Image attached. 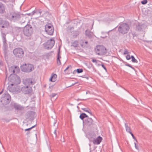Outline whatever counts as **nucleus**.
I'll return each mask as SVG.
<instances>
[{
	"label": "nucleus",
	"instance_id": "obj_45",
	"mask_svg": "<svg viewBox=\"0 0 152 152\" xmlns=\"http://www.w3.org/2000/svg\"><path fill=\"white\" fill-rule=\"evenodd\" d=\"M3 44H4V43L6 44V43H6L7 40H6V39L4 38V39H3Z\"/></svg>",
	"mask_w": 152,
	"mask_h": 152
},
{
	"label": "nucleus",
	"instance_id": "obj_22",
	"mask_svg": "<svg viewBox=\"0 0 152 152\" xmlns=\"http://www.w3.org/2000/svg\"><path fill=\"white\" fill-rule=\"evenodd\" d=\"M79 45V42L77 40L74 41L72 43L71 46L74 47H77Z\"/></svg>",
	"mask_w": 152,
	"mask_h": 152
},
{
	"label": "nucleus",
	"instance_id": "obj_37",
	"mask_svg": "<svg viewBox=\"0 0 152 152\" xmlns=\"http://www.w3.org/2000/svg\"><path fill=\"white\" fill-rule=\"evenodd\" d=\"M53 134H54L55 136V137H56L57 136V131H56V129L54 130V131L53 132Z\"/></svg>",
	"mask_w": 152,
	"mask_h": 152
},
{
	"label": "nucleus",
	"instance_id": "obj_20",
	"mask_svg": "<svg viewBox=\"0 0 152 152\" xmlns=\"http://www.w3.org/2000/svg\"><path fill=\"white\" fill-rule=\"evenodd\" d=\"M57 75L56 74L53 75L50 79V80L51 82H54L56 81Z\"/></svg>",
	"mask_w": 152,
	"mask_h": 152
},
{
	"label": "nucleus",
	"instance_id": "obj_11",
	"mask_svg": "<svg viewBox=\"0 0 152 152\" xmlns=\"http://www.w3.org/2000/svg\"><path fill=\"white\" fill-rule=\"evenodd\" d=\"M23 82L26 86H28L30 85H33L34 84L31 78H27L23 79Z\"/></svg>",
	"mask_w": 152,
	"mask_h": 152
},
{
	"label": "nucleus",
	"instance_id": "obj_57",
	"mask_svg": "<svg viewBox=\"0 0 152 152\" xmlns=\"http://www.w3.org/2000/svg\"><path fill=\"white\" fill-rule=\"evenodd\" d=\"M47 12L48 13V12H46V13Z\"/></svg>",
	"mask_w": 152,
	"mask_h": 152
},
{
	"label": "nucleus",
	"instance_id": "obj_58",
	"mask_svg": "<svg viewBox=\"0 0 152 152\" xmlns=\"http://www.w3.org/2000/svg\"><path fill=\"white\" fill-rule=\"evenodd\" d=\"M90 152H91V151H90Z\"/></svg>",
	"mask_w": 152,
	"mask_h": 152
},
{
	"label": "nucleus",
	"instance_id": "obj_31",
	"mask_svg": "<svg viewBox=\"0 0 152 152\" xmlns=\"http://www.w3.org/2000/svg\"><path fill=\"white\" fill-rule=\"evenodd\" d=\"M148 1L147 0H143L141 1V3L142 4H145L147 3Z\"/></svg>",
	"mask_w": 152,
	"mask_h": 152
},
{
	"label": "nucleus",
	"instance_id": "obj_43",
	"mask_svg": "<svg viewBox=\"0 0 152 152\" xmlns=\"http://www.w3.org/2000/svg\"><path fill=\"white\" fill-rule=\"evenodd\" d=\"M42 12L41 11V10H39L38 11H37V13H39L40 14H41Z\"/></svg>",
	"mask_w": 152,
	"mask_h": 152
},
{
	"label": "nucleus",
	"instance_id": "obj_29",
	"mask_svg": "<svg viewBox=\"0 0 152 152\" xmlns=\"http://www.w3.org/2000/svg\"><path fill=\"white\" fill-rule=\"evenodd\" d=\"M36 126V125H34V126H32V127H31L30 128H28V129H25V131H30V130H31L33 128H34V127H35Z\"/></svg>",
	"mask_w": 152,
	"mask_h": 152
},
{
	"label": "nucleus",
	"instance_id": "obj_6",
	"mask_svg": "<svg viewBox=\"0 0 152 152\" xmlns=\"http://www.w3.org/2000/svg\"><path fill=\"white\" fill-rule=\"evenodd\" d=\"M20 68L22 71L29 72L34 69L33 66L30 64H25L20 66Z\"/></svg>",
	"mask_w": 152,
	"mask_h": 152
},
{
	"label": "nucleus",
	"instance_id": "obj_13",
	"mask_svg": "<svg viewBox=\"0 0 152 152\" xmlns=\"http://www.w3.org/2000/svg\"><path fill=\"white\" fill-rule=\"evenodd\" d=\"M25 115L26 118L33 119L35 117V113L32 111H29L27 112Z\"/></svg>",
	"mask_w": 152,
	"mask_h": 152
},
{
	"label": "nucleus",
	"instance_id": "obj_18",
	"mask_svg": "<svg viewBox=\"0 0 152 152\" xmlns=\"http://www.w3.org/2000/svg\"><path fill=\"white\" fill-rule=\"evenodd\" d=\"M85 34L89 38H91L93 37V33L89 30H86L85 31Z\"/></svg>",
	"mask_w": 152,
	"mask_h": 152
},
{
	"label": "nucleus",
	"instance_id": "obj_25",
	"mask_svg": "<svg viewBox=\"0 0 152 152\" xmlns=\"http://www.w3.org/2000/svg\"><path fill=\"white\" fill-rule=\"evenodd\" d=\"M132 58V61L133 63H137L138 61L133 56H131Z\"/></svg>",
	"mask_w": 152,
	"mask_h": 152
},
{
	"label": "nucleus",
	"instance_id": "obj_5",
	"mask_svg": "<svg viewBox=\"0 0 152 152\" xmlns=\"http://www.w3.org/2000/svg\"><path fill=\"white\" fill-rule=\"evenodd\" d=\"M23 32L25 36L28 37H30L32 34L33 32L32 26L30 25L27 24L24 27Z\"/></svg>",
	"mask_w": 152,
	"mask_h": 152
},
{
	"label": "nucleus",
	"instance_id": "obj_12",
	"mask_svg": "<svg viewBox=\"0 0 152 152\" xmlns=\"http://www.w3.org/2000/svg\"><path fill=\"white\" fill-rule=\"evenodd\" d=\"M14 108L16 110L20 111H23L22 114H23L25 112V111L24 110V108L23 106L21 105L18 104L14 103L13 105Z\"/></svg>",
	"mask_w": 152,
	"mask_h": 152
},
{
	"label": "nucleus",
	"instance_id": "obj_33",
	"mask_svg": "<svg viewBox=\"0 0 152 152\" xmlns=\"http://www.w3.org/2000/svg\"><path fill=\"white\" fill-rule=\"evenodd\" d=\"M125 65L126 66H127L129 67H130L131 68H132L133 69H134V67H133V66H132L131 65H130V64H126Z\"/></svg>",
	"mask_w": 152,
	"mask_h": 152
},
{
	"label": "nucleus",
	"instance_id": "obj_56",
	"mask_svg": "<svg viewBox=\"0 0 152 152\" xmlns=\"http://www.w3.org/2000/svg\"><path fill=\"white\" fill-rule=\"evenodd\" d=\"M133 37H134V36L133 35Z\"/></svg>",
	"mask_w": 152,
	"mask_h": 152
},
{
	"label": "nucleus",
	"instance_id": "obj_44",
	"mask_svg": "<svg viewBox=\"0 0 152 152\" xmlns=\"http://www.w3.org/2000/svg\"><path fill=\"white\" fill-rule=\"evenodd\" d=\"M7 49H6V50L5 49H4V54L5 55H6L7 53Z\"/></svg>",
	"mask_w": 152,
	"mask_h": 152
},
{
	"label": "nucleus",
	"instance_id": "obj_10",
	"mask_svg": "<svg viewBox=\"0 0 152 152\" xmlns=\"http://www.w3.org/2000/svg\"><path fill=\"white\" fill-rule=\"evenodd\" d=\"M45 31L49 35H52L53 34L54 31V28L53 25L49 23L45 26Z\"/></svg>",
	"mask_w": 152,
	"mask_h": 152
},
{
	"label": "nucleus",
	"instance_id": "obj_30",
	"mask_svg": "<svg viewBox=\"0 0 152 152\" xmlns=\"http://www.w3.org/2000/svg\"><path fill=\"white\" fill-rule=\"evenodd\" d=\"M81 109L84 111L87 112H89V110H90V109L88 108H82Z\"/></svg>",
	"mask_w": 152,
	"mask_h": 152
},
{
	"label": "nucleus",
	"instance_id": "obj_21",
	"mask_svg": "<svg viewBox=\"0 0 152 152\" xmlns=\"http://www.w3.org/2000/svg\"><path fill=\"white\" fill-rule=\"evenodd\" d=\"M88 116L85 113H82L80 114V118L82 120H83V122H84V121H83V119L85 118H88Z\"/></svg>",
	"mask_w": 152,
	"mask_h": 152
},
{
	"label": "nucleus",
	"instance_id": "obj_46",
	"mask_svg": "<svg viewBox=\"0 0 152 152\" xmlns=\"http://www.w3.org/2000/svg\"><path fill=\"white\" fill-rule=\"evenodd\" d=\"M134 145H135V148L136 149L138 150V146L137 145L136 142H134Z\"/></svg>",
	"mask_w": 152,
	"mask_h": 152
},
{
	"label": "nucleus",
	"instance_id": "obj_16",
	"mask_svg": "<svg viewBox=\"0 0 152 152\" xmlns=\"http://www.w3.org/2000/svg\"><path fill=\"white\" fill-rule=\"evenodd\" d=\"M102 137L100 136L98 137L96 139L93 140V142L94 144H99L102 141Z\"/></svg>",
	"mask_w": 152,
	"mask_h": 152
},
{
	"label": "nucleus",
	"instance_id": "obj_27",
	"mask_svg": "<svg viewBox=\"0 0 152 152\" xmlns=\"http://www.w3.org/2000/svg\"><path fill=\"white\" fill-rule=\"evenodd\" d=\"M60 48H59L58 49V52L57 55V57H58L59 59H60L61 58V56H60Z\"/></svg>",
	"mask_w": 152,
	"mask_h": 152
},
{
	"label": "nucleus",
	"instance_id": "obj_8",
	"mask_svg": "<svg viewBox=\"0 0 152 152\" xmlns=\"http://www.w3.org/2000/svg\"><path fill=\"white\" fill-rule=\"evenodd\" d=\"M145 28V25L143 23L137 22L135 24L134 28L136 31L138 32H141L144 31Z\"/></svg>",
	"mask_w": 152,
	"mask_h": 152
},
{
	"label": "nucleus",
	"instance_id": "obj_1",
	"mask_svg": "<svg viewBox=\"0 0 152 152\" xmlns=\"http://www.w3.org/2000/svg\"><path fill=\"white\" fill-rule=\"evenodd\" d=\"M130 29L128 24L123 23L120 25L118 27V31L119 33L123 34H127Z\"/></svg>",
	"mask_w": 152,
	"mask_h": 152
},
{
	"label": "nucleus",
	"instance_id": "obj_28",
	"mask_svg": "<svg viewBox=\"0 0 152 152\" xmlns=\"http://www.w3.org/2000/svg\"><path fill=\"white\" fill-rule=\"evenodd\" d=\"M76 71L77 73H79L82 72L83 71V70L82 69H77Z\"/></svg>",
	"mask_w": 152,
	"mask_h": 152
},
{
	"label": "nucleus",
	"instance_id": "obj_35",
	"mask_svg": "<svg viewBox=\"0 0 152 152\" xmlns=\"http://www.w3.org/2000/svg\"><path fill=\"white\" fill-rule=\"evenodd\" d=\"M130 134L132 136L134 140H135L136 142H137V140L136 139V138L134 136V135H133V133L131 132L130 133Z\"/></svg>",
	"mask_w": 152,
	"mask_h": 152
},
{
	"label": "nucleus",
	"instance_id": "obj_26",
	"mask_svg": "<svg viewBox=\"0 0 152 152\" xmlns=\"http://www.w3.org/2000/svg\"><path fill=\"white\" fill-rule=\"evenodd\" d=\"M57 63L58 66L60 65L61 64L60 59H59L58 57L57 58Z\"/></svg>",
	"mask_w": 152,
	"mask_h": 152
},
{
	"label": "nucleus",
	"instance_id": "obj_48",
	"mask_svg": "<svg viewBox=\"0 0 152 152\" xmlns=\"http://www.w3.org/2000/svg\"><path fill=\"white\" fill-rule=\"evenodd\" d=\"M2 1L5 2H8L9 1V0H2Z\"/></svg>",
	"mask_w": 152,
	"mask_h": 152
},
{
	"label": "nucleus",
	"instance_id": "obj_54",
	"mask_svg": "<svg viewBox=\"0 0 152 152\" xmlns=\"http://www.w3.org/2000/svg\"><path fill=\"white\" fill-rule=\"evenodd\" d=\"M4 26H2V28H4Z\"/></svg>",
	"mask_w": 152,
	"mask_h": 152
},
{
	"label": "nucleus",
	"instance_id": "obj_49",
	"mask_svg": "<svg viewBox=\"0 0 152 152\" xmlns=\"http://www.w3.org/2000/svg\"><path fill=\"white\" fill-rule=\"evenodd\" d=\"M3 89L0 92V95L3 92Z\"/></svg>",
	"mask_w": 152,
	"mask_h": 152
},
{
	"label": "nucleus",
	"instance_id": "obj_40",
	"mask_svg": "<svg viewBox=\"0 0 152 152\" xmlns=\"http://www.w3.org/2000/svg\"><path fill=\"white\" fill-rule=\"evenodd\" d=\"M126 58L127 60H129L130 59L131 57L129 55H127L126 57Z\"/></svg>",
	"mask_w": 152,
	"mask_h": 152
},
{
	"label": "nucleus",
	"instance_id": "obj_52",
	"mask_svg": "<svg viewBox=\"0 0 152 152\" xmlns=\"http://www.w3.org/2000/svg\"><path fill=\"white\" fill-rule=\"evenodd\" d=\"M85 43L86 44H87L88 43V42L87 41H86L85 42Z\"/></svg>",
	"mask_w": 152,
	"mask_h": 152
},
{
	"label": "nucleus",
	"instance_id": "obj_17",
	"mask_svg": "<svg viewBox=\"0 0 152 152\" xmlns=\"http://www.w3.org/2000/svg\"><path fill=\"white\" fill-rule=\"evenodd\" d=\"M84 121L86 124L87 125L90 126L92 124L93 121L91 118H89L88 117V118L86 119Z\"/></svg>",
	"mask_w": 152,
	"mask_h": 152
},
{
	"label": "nucleus",
	"instance_id": "obj_42",
	"mask_svg": "<svg viewBox=\"0 0 152 152\" xmlns=\"http://www.w3.org/2000/svg\"><path fill=\"white\" fill-rule=\"evenodd\" d=\"M69 67H71V65H69L64 70V72H65L66 70L69 69Z\"/></svg>",
	"mask_w": 152,
	"mask_h": 152
},
{
	"label": "nucleus",
	"instance_id": "obj_51",
	"mask_svg": "<svg viewBox=\"0 0 152 152\" xmlns=\"http://www.w3.org/2000/svg\"><path fill=\"white\" fill-rule=\"evenodd\" d=\"M30 132L29 131H28L27 132L26 134L28 135V134H30Z\"/></svg>",
	"mask_w": 152,
	"mask_h": 152
},
{
	"label": "nucleus",
	"instance_id": "obj_38",
	"mask_svg": "<svg viewBox=\"0 0 152 152\" xmlns=\"http://www.w3.org/2000/svg\"><path fill=\"white\" fill-rule=\"evenodd\" d=\"M2 38H3V39H4V38L6 39V34H5L3 33L2 34Z\"/></svg>",
	"mask_w": 152,
	"mask_h": 152
},
{
	"label": "nucleus",
	"instance_id": "obj_7",
	"mask_svg": "<svg viewBox=\"0 0 152 152\" xmlns=\"http://www.w3.org/2000/svg\"><path fill=\"white\" fill-rule=\"evenodd\" d=\"M55 43L54 40L53 38L48 40L46 42L43 44L45 48L47 49H50L53 46Z\"/></svg>",
	"mask_w": 152,
	"mask_h": 152
},
{
	"label": "nucleus",
	"instance_id": "obj_9",
	"mask_svg": "<svg viewBox=\"0 0 152 152\" xmlns=\"http://www.w3.org/2000/svg\"><path fill=\"white\" fill-rule=\"evenodd\" d=\"M13 53L15 56L20 58L22 57L24 55L23 50L20 48H17L14 50Z\"/></svg>",
	"mask_w": 152,
	"mask_h": 152
},
{
	"label": "nucleus",
	"instance_id": "obj_39",
	"mask_svg": "<svg viewBox=\"0 0 152 152\" xmlns=\"http://www.w3.org/2000/svg\"><path fill=\"white\" fill-rule=\"evenodd\" d=\"M101 66L106 71H107V70L106 67H105V66L103 64H101Z\"/></svg>",
	"mask_w": 152,
	"mask_h": 152
},
{
	"label": "nucleus",
	"instance_id": "obj_50",
	"mask_svg": "<svg viewBox=\"0 0 152 152\" xmlns=\"http://www.w3.org/2000/svg\"><path fill=\"white\" fill-rule=\"evenodd\" d=\"M88 113H89L91 114V115H92V113L91 111H90V110H89V112H88Z\"/></svg>",
	"mask_w": 152,
	"mask_h": 152
},
{
	"label": "nucleus",
	"instance_id": "obj_24",
	"mask_svg": "<svg viewBox=\"0 0 152 152\" xmlns=\"http://www.w3.org/2000/svg\"><path fill=\"white\" fill-rule=\"evenodd\" d=\"M125 125L126 128V131L127 132L130 133L131 132L130 127L128 126L127 124L126 123L125 124Z\"/></svg>",
	"mask_w": 152,
	"mask_h": 152
},
{
	"label": "nucleus",
	"instance_id": "obj_4",
	"mask_svg": "<svg viewBox=\"0 0 152 152\" xmlns=\"http://www.w3.org/2000/svg\"><path fill=\"white\" fill-rule=\"evenodd\" d=\"M11 100L10 95L7 93H4L2 95L0 102L3 105H5L9 104Z\"/></svg>",
	"mask_w": 152,
	"mask_h": 152
},
{
	"label": "nucleus",
	"instance_id": "obj_36",
	"mask_svg": "<svg viewBox=\"0 0 152 152\" xmlns=\"http://www.w3.org/2000/svg\"><path fill=\"white\" fill-rule=\"evenodd\" d=\"M56 94L52 93L50 95V96L52 98L54 97L55 96H56Z\"/></svg>",
	"mask_w": 152,
	"mask_h": 152
},
{
	"label": "nucleus",
	"instance_id": "obj_3",
	"mask_svg": "<svg viewBox=\"0 0 152 152\" xmlns=\"http://www.w3.org/2000/svg\"><path fill=\"white\" fill-rule=\"evenodd\" d=\"M95 50L97 54L100 56L105 55L107 53V49L103 45L96 46L95 49Z\"/></svg>",
	"mask_w": 152,
	"mask_h": 152
},
{
	"label": "nucleus",
	"instance_id": "obj_19",
	"mask_svg": "<svg viewBox=\"0 0 152 152\" xmlns=\"http://www.w3.org/2000/svg\"><path fill=\"white\" fill-rule=\"evenodd\" d=\"M5 5L0 2V13H3L5 12Z\"/></svg>",
	"mask_w": 152,
	"mask_h": 152
},
{
	"label": "nucleus",
	"instance_id": "obj_53",
	"mask_svg": "<svg viewBox=\"0 0 152 152\" xmlns=\"http://www.w3.org/2000/svg\"><path fill=\"white\" fill-rule=\"evenodd\" d=\"M32 12H33V14H34V13H35V12L34 11H33Z\"/></svg>",
	"mask_w": 152,
	"mask_h": 152
},
{
	"label": "nucleus",
	"instance_id": "obj_2",
	"mask_svg": "<svg viewBox=\"0 0 152 152\" xmlns=\"http://www.w3.org/2000/svg\"><path fill=\"white\" fill-rule=\"evenodd\" d=\"M8 79L9 81L12 83L11 85L12 86L18 84L21 82L20 78L15 74L12 75V74H11L8 78Z\"/></svg>",
	"mask_w": 152,
	"mask_h": 152
},
{
	"label": "nucleus",
	"instance_id": "obj_23",
	"mask_svg": "<svg viewBox=\"0 0 152 152\" xmlns=\"http://www.w3.org/2000/svg\"><path fill=\"white\" fill-rule=\"evenodd\" d=\"M16 66H12L9 69V70L10 72H12V75H13L14 74V73H15V70L14 69V68H16Z\"/></svg>",
	"mask_w": 152,
	"mask_h": 152
},
{
	"label": "nucleus",
	"instance_id": "obj_32",
	"mask_svg": "<svg viewBox=\"0 0 152 152\" xmlns=\"http://www.w3.org/2000/svg\"><path fill=\"white\" fill-rule=\"evenodd\" d=\"M3 46L4 47V49H6L8 48V45L7 43L3 44Z\"/></svg>",
	"mask_w": 152,
	"mask_h": 152
},
{
	"label": "nucleus",
	"instance_id": "obj_47",
	"mask_svg": "<svg viewBox=\"0 0 152 152\" xmlns=\"http://www.w3.org/2000/svg\"><path fill=\"white\" fill-rule=\"evenodd\" d=\"M61 142H64V137L63 138H62L61 137Z\"/></svg>",
	"mask_w": 152,
	"mask_h": 152
},
{
	"label": "nucleus",
	"instance_id": "obj_34",
	"mask_svg": "<svg viewBox=\"0 0 152 152\" xmlns=\"http://www.w3.org/2000/svg\"><path fill=\"white\" fill-rule=\"evenodd\" d=\"M129 53V52L126 49H125L124 51V55H126V54H127Z\"/></svg>",
	"mask_w": 152,
	"mask_h": 152
},
{
	"label": "nucleus",
	"instance_id": "obj_15",
	"mask_svg": "<svg viewBox=\"0 0 152 152\" xmlns=\"http://www.w3.org/2000/svg\"><path fill=\"white\" fill-rule=\"evenodd\" d=\"M20 18V15L18 13H13L11 17L12 20L14 21L18 20Z\"/></svg>",
	"mask_w": 152,
	"mask_h": 152
},
{
	"label": "nucleus",
	"instance_id": "obj_14",
	"mask_svg": "<svg viewBox=\"0 0 152 152\" xmlns=\"http://www.w3.org/2000/svg\"><path fill=\"white\" fill-rule=\"evenodd\" d=\"M23 92L25 94H29L32 91V88L28 86H24L22 88Z\"/></svg>",
	"mask_w": 152,
	"mask_h": 152
},
{
	"label": "nucleus",
	"instance_id": "obj_55",
	"mask_svg": "<svg viewBox=\"0 0 152 152\" xmlns=\"http://www.w3.org/2000/svg\"><path fill=\"white\" fill-rule=\"evenodd\" d=\"M83 45H81V46L82 47H83Z\"/></svg>",
	"mask_w": 152,
	"mask_h": 152
},
{
	"label": "nucleus",
	"instance_id": "obj_41",
	"mask_svg": "<svg viewBox=\"0 0 152 152\" xmlns=\"http://www.w3.org/2000/svg\"><path fill=\"white\" fill-rule=\"evenodd\" d=\"M92 61L94 63H97V60L96 59H93L92 60Z\"/></svg>",
	"mask_w": 152,
	"mask_h": 152
}]
</instances>
